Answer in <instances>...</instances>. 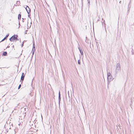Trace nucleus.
Returning a JSON list of instances; mask_svg holds the SVG:
<instances>
[{
    "label": "nucleus",
    "instance_id": "1",
    "mask_svg": "<svg viewBox=\"0 0 134 134\" xmlns=\"http://www.w3.org/2000/svg\"><path fill=\"white\" fill-rule=\"evenodd\" d=\"M121 67L119 63H118L116 65V69L115 70L116 73H117L119 72L120 70Z\"/></svg>",
    "mask_w": 134,
    "mask_h": 134
},
{
    "label": "nucleus",
    "instance_id": "2",
    "mask_svg": "<svg viewBox=\"0 0 134 134\" xmlns=\"http://www.w3.org/2000/svg\"><path fill=\"white\" fill-rule=\"evenodd\" d=\"M18 37V36L17 35H15L13 36L9 39V40L12 41L13 40H18L17 37Z\"/></svg>",
    "mask_w": 134,
    "mask_h": 134
},
{
    "label": "nucleus",
    "instance_id": "3",
    "mask_svg": "<svg viewBox=\"0 0 134 134\" xmlns=\"http://www.w3.org/2000/svg\"><path fill=\"white\" fill-rule=\"evenodd\" d=\"M25 9L28 13H29L30 12V9L29 8V7L27 6H26V7Z\"/></svg>",
    "mask_w": 134,
    "mask_h": 134
},
{
    "label": "nucleus",
    "instance_id": "4",
    "mask_svg": "<svg viewBox=\"0 0 134 134\" xmlns=\"http://www.w3.org/2000/svg\"><path fill=\"white\" fill-rule=\"evenodd\" d=\"M25 76L24 74V73H22V75L21 77V80L23 81L24 79V77Z\"/></svg>",
    "mask_w": 134,
    "mask_h": 134
},
{
    "label": "nucleus",
    "instance_id": "5",
    "mask_svg": "<svg viewBox=\"0 0 134 134\" xmlns=\"http://www.w3.org/2000/svg\"><path fill=\"white\" fill-rule=\"evenodd\" d=\"M80 46L79 45V46H78V48L79 50L80 53L81 54V55H83V51H82L80 49Z\"/></svg>",
    "mask_w": 134,
    "mask_h": 134
},
{
    "label": "nucleus",
    "instance_id": "6",
    "mask_svg": "<svg viewBox=\"0 0 134 134\" xmlns=\"http://www.w3.org/2000/svg\"><path fill=\"white\" fill-rule=\"evenodd\" d=\"M110 77V79H111L112 76H111V74L110 73H109L108 74V79H109V77Z\"/></svg>",
    "mask_w": 134,
    "mask_h": 134
},
{
    "label": "nucleus",
    "instance_id": "7",
    "mask_svg": "<svg viewBox=\"0 0 134 134\" xmlns=\"http://www.w3.org/2000/svg\"><path fill=\"white\" fill-rule=\"evenodd\" d=\"M35 45L34 43L33 44V48L32 49V51H35Z\"/></svg>",
    "mask_w": 134,
    "mask_h": 134
},
{
    "label": "nucleus",
    "instance_id": "8",
    "mask_svg": "<svg viewBox=\"0 0 134 134\" xmlns=\"http://www.w3.org/2000/svg\"><path fill=\"white\" fill-rule=\"evenodd\" d=\"M9 34L7 35H6V36L1 41H2L4 40L5 39H6L8 36Z\"/></svg>",
    "mask_w": 134,
    "mask_h": 134
},
{
    "label": "nucleus",
    "instance_id": "9",
    "mask_svg": "<svg viewBox=\"0 0 134 134\" xmlns=\"http://www.w3.org/2000/svg\"><path fill=\"white\" fill-rule=\"evenodd\" d=\"M7 54V53L6 52H4L3 53V55L4 56H5Z\"/></svg>",
    "mask_w": 134,
    "mask_h": 134
},
{
    "label": "nucleus",
    "instance_id": "10",
    "mask_svg": "<svg viewBox=\"0 0 134 134\" xmlns=\"http://www.w3.org/2000/svg\"><path fill=\"white\" fill-rule=\"evenodd\" d=\"M21 15L20 14H19L18 15V19H21Z\"/></svg>",
    "mask_w": 134,
    "mask_h": 134
},
{
    "label": "nucleus",
    "instance_id": "11",
    "mask_svg": "<svg viewBox=\"0 0 134 134\" xmlns=\"http://www.w3.org/2000/svg\"><path fill=\"white\" fill-rule=\"evenodd\" d=\"M78 64L80 65V60H78Z\"/></svg>",
    "mask_w": 134,
    "mask_h": 134
},
{
    "label": "nucleus",
    "instance_id": "12",
    "mask_svg": "<svg viewBox=\"0 0 134 134\" xmlns=\"http://www.w3.org/2000/svg\"><path fill=\"white\" fill-rule=\"evenodd\" d=\"M59 99H60V92H59Z\"/></svg>",
    "mask_w": 134,
    "mask_h": 134
},
{
    "label": "nucleus",
    "instance_id": "13",
    "mask_svg": "<svg viewBox=\"0 0 134 134\" xmlns=\"http://www.w3.org/2000/svg\"><path fill=\"white\" fill-rule=\"evenodd\" d=\"M21 86V85L20 84L19 85L18 87V89H19L20 88Z\"/></svg>",
    "mask_w": 134,
    "mask_h": 134
},
{
    "label": "nucleus",
    "instance_id": "14",
    "mask_svg": "<svg viewBox=\"0 0 134 134\" xmlns=\"http://www.w3.org/2000/svg\"><path fill=\"white\" fill-rule=\"evenodd\" d=\"M32 55H33L34 54V53L35 52V51H32Z\"/></svg>",
    "mask_w": 134,
    "mask_h": 134
},
{
    "label": "nucleus",
    "instance_id": "15",
    "mask_svg": "<svg viewBox=\"0 0 134 134\" xmlns=\"http://www.w3.org/2000/svg\"><path fill=\"white\" fill-rule=\"evenodd\" d=\"M110 77H109V80H110L111 79H110Z\"/></svg>",
    "mask_w": 134,
    "mask_h": 134
},
{
    "label": "nucleus",
    "instance_id": "16",
    "mask_svg": "<svg viewBox=\"0 0 134 134\" xmlns=\"http://www.w3.org/2000/svg\"><path fill=\"white\" fill-rule=\"evenodd\" d=\"M90 3V2H89H89H88V3Z\"/></svg>",
    "mask_w": 134,
    "mask_h": 134
}]
</instances>
